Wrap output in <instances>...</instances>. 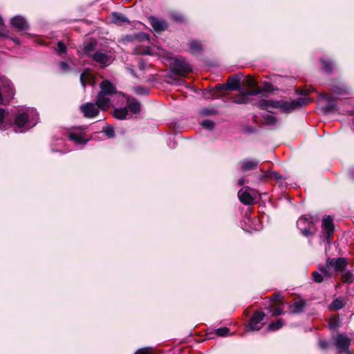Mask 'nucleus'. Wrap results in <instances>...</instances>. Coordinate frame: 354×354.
<instances>
[{"instance_id": "864d4df0", "label": "nucleus", "mask_w": 354, "mask_h": 354, "mask_svg": "<svg viewBox=\"0 0 354 354\" xmlns=\"http://www.w3.org/2000/svg\"><path fill=\"white\" fill-rule=\"evenodd\" d=\"M151 351L149 348H142L137 351L136 354H150Z\"/></svg>"}, {"instance_id": "473e14b6", "label": "nucleus", "mask_w": 354, "mask_h": 354, "mask_svg": "<svg viewBox=\"0 0 354 354\" xmlns=\"http://www.w3.org/2000/svg\"><path fill=\"white\" fill-rule=\"evenodd\" d=\"M283 326V322L281 319H278L277 321L272 322L267 326V330L275 331Z\"/></svg>"}, {"instance_id": "bb28decb", "label": "nucleus", "mask_w": 354, "mask_h": 354, "mask_svg": "<svg viewBox=\"0 0 354 354\" xmlns=\"http://www.w3.org/2000/svg\"><path fill=\"white\" fill-rule=\"evenodd\" d=\"M96 42L94 40H90L84 42V51L86 55L92 57L93 55L95 52Z\"/></svg>"}, {"instance_id": "a211bd4d", "label": "nucleus", "mask_w": 354, "mask_h": 354, "mask_svg": "<svg viewBox=\"0 0 354 354\" xmlns=\"http://www.w3.org/2000/svg\"><path fill=\"white\" fill-rule=\"evenodd\" d=\"M125 40L128 42H133L136 44L139 43L149 44V35L144 32H139L133 35H129L125 37Z\"/></svg>"}, {"instance_id": "a878e982", "label": "nucleus", "mask_w": 354, "mask_h": 354, "mask_svg": "<svg viewBox=\"0 0 354 354\" xmlns=\"http://www.w3.org/2000/svg\"><path fill=\"white\" fill-rule=\"evenodd\" d=\"M150 23L156 32H160L165 30L167 28L166 22L156 17H151Z\"/></svg>"}, {"instance_id": "37998d69", "label": "nucleus", "mask_w": 354, "mask_h": 354, "mask_svg": "<svg viewBox=\"0 0 354 354\" xmlns=\"http://www.w3.org/2000/svg\"><path fill=\"white\" fill-rule=\"evenodd\" d=\"M134 91L138 95H147L149 93V91L143 86L136 87Z\"/></svg>"}, {"instance_id": "49530a36", "label": "nucleus", "mask_w": 354, "mask_h": 354, "mask_svg": "<svg viewBox=\"0 0 354 354\" xmlns=\"http://www.w3.org/2000/svg\"><path fill=\"white\" fill-rule=\"evenodd\" d=\"M4 120H9V122L11 121V119L8 118V115H6L4 110L2 109H0V124H1V126L2 125V123L4 121Z\"/></svg>"}, {"instance_id": "4be33fe9", "label": "nucleus", "mask_w": 354, "mask_h": 354, "mask_svg": "<svg viewBox=\"0 0 354 354\" xmlns=\"http://www.w3.org/2000/svg\"><path fill=\"white\" fill-rule=\"evenodd\" d=\"M11 24L14 28L19 30H26L28 28L26 19L21 16H15L11 19Z\"/></svg>"}, {"instance_id": "a19ab883", "label": "nucleus", "mask_w": 354, "mask_h": 354, "mask_svg": "<svg viewBox=\"0 0 354 354\" xmlns=\"http://www.w3.org/2000/svg\"><path fill=\"white\" fill-rule=\"evenodd\" d=\"M230 333V330L227 327L219 328L216 329V334L221 337L227 336Z\"/></svg>"}, {"instance_id": "6ab92c4d", "label": "nucleus", "mask_w": 354, "mask_h": 354, "mask_svg": "<svg viewBox=\"0 0 354 354\" xmlns=\"http://www.w3.org/2000/svg\"><path fill=\"white\" fill-rule=\"evenodd\" d=\"M330 89L337 96H344L351 94L349 87L342 83L331 85Z\"/></svg>"}, {"instance_id": "79ce46f5", "label": "nucleus", "mask_w": 354, "mask_h": 354, "mask_svg": "<svg viewBox=\"0 0 354 354\" xmlns=\"http://www.w3.org/2000/svg\"><path fill=\"white\" fill-rule=\"evenodd\" d=\"M57 52L59 54L66 53V46L65 44L63 41H59L57 43Z\"/></svg>"}, {"instance_id": "c85d7f7f", "label": "nucleus", "mask_w": 354, "mask_h": 354, "mask_svg": "<svg viewBox=\"0 0 354 354\" xmlns=\"http://www.w3.org/2000/svg\"><path fill=\"white\" fill-rule=\"evenodd\" d=\"M346 305V302L344 301V299L342 297H338L333 301V302L330 304L329 308L330 310H340L343 308Z\"/></svg>"}, {"instance_id": "7c9ffc66", "label": "nucleus", "mask_w": 354, "mask_h": 354, "mask_svg": "<svg viewBox=\"0 0 354 354\" xmlns=\"http://www.w3.org/2000/svg\"><path fill=\"white\" fill-rule=\"evenodd\" d=\"M279 124V119L273 115L267 114V129H274Z\"/></svg>"}, {"instance_id": "b1692460", "label": "nucleus", "mask_w": 354, "mask_h": 354, "mask_svg": "<svg viewBox=\"0 0 354 354\" xmlns=\"http://www.w3.org/2000/svg\"><path fill=\"white\" fill-rule=\"evenodd\" d=\"M82 134V131L77 129L75 131L69 133L68 138L76 145H85L87 140L84 139Z\"/></svg>"}, {"instance_id": "13d9d810", "label": "nucleus", "mask_w": 354, "mask_h": 354, "mask_svg": "<svg viewBox=\"0 0 354 354\" xmlns=\"http://www.w3.org/2000/svg\"><path fill=\"white\" fill-rule=\"evenodd\" d=\"M127 70L129 72V73L131 75H132L133 77H136V74H135V72L133 71V68H131V67H127Z\"/></svg>"}, {"instance_id": "f257e3e1", "label": "nucleus", "mask_w": 354, "mask_h": 354, "mask_svg": "<svg viewBox=\"0 0 354 354\" xmlns=\"http://www.w3.org/2000/svg\"><path fill=\"white\" fill-rule=\"evenodd\" d=\"M10 125L16 133H24L35 127L39 121L37 110L32 107H15L12 113Z\"/></svg>"}, {"instance_id": "09e8293b", "label": "nucleus", "mask_w": 354, "mask_h": 354, "mask_svg": "<svg viewBox=\"0 0 354 354\" xmlns=\"http://www.w3.org/2000/svg\"><path fill=\"white\" fill-rule=\"evenodd\" d=\"M319 346L322 349H326L328 347V342L326 339H320L319 340Z\"/></svg>"}, {"instance_id": "aec40b11", "label": "nucleus", "mask_w": 354, "mask_h": 354, "mask_svg": "<svg viewBox=\"0 0 354 354\" xmlns=\"http://www.w3.org/2000/svg\"><path fill=\"white\" fill-rule=\"evenodd\" d=\"M306 306V303L304 299H296L290 306V311L293 314L301 313Z\"/></svg>"}, {"instance_id": "393cba45", "label": "nucleus", "mask_w": 354, "mask_h": 354, "mask_svg": "<svg viewBox=\"0 0 354 354\" xmlns=\"http://www.w3.org/2000/svg\"><path fill=\"white\" fill-rule=\"evenodd\" d=\"M259 162L255 160L245 159L241 161V169L244 171L256 170L258 168Z\"/></svg>"}, {"instance_id": "052dcab7", "label": "nucleus", "mask_w": 354, "mask_h": 354, "mask_svg": "<svg viewBox=\"0 0 354 354\" xmlns=\"http://www.w3.org/2000/svg\"><path fill=\"white\" fill-rule=\"evenodd\" d=\"M4 25L3 19L0 15V26H3Z\"/></svg>"}, {"instance_id": "f03ea898", "label": "nucleus", "mask_w": 354, "mask_h": 354, "mask_svg": "<svg viewBox=\"0 0 354 354\" xmlns=\"http://www.w3.org/2000/svg\"><path fill=\"white\" fill-rule=\"evenodd\" d=\"M246 84L250 87L234 97V102L237 104L251 103L261 110L266 109V87L261 88L257 86V81L252 77L246 80Z\"/></svg>"}, {"instance_id": "3c124183", "label": "nucleus", "mask_w": 354, "mask_h": 354, "mask_svg": "<svg viewBox=\"0 0 354 354\" xmlns=\"http://www.w3.org/2000/svg\"><path fill=\"white\" fill-rule=\"evenodd\" d=\"M136 53L142 54V55H151V51L149 48H147L146 49H144L142 50H136Z\"/></svg>"}, {"instance_id": "58836bf2", "label": "nucleus", "mask_w": 354, "mask_h": 354, "mask_svg": "<svg viewBox=\"0 0 354 354\" xmlns=\"http://www.w3.org/2000/svg\"><path fill=\"white\" fill-rule=\"evenodd\" d=\"M201 126L207 130H212L215 126V124L210 120H205L201 122Z\"/></svg>"}, {"instance_id": "2eb2a0df", "label": "nucleus", "mask_w": 354, "mask_h": 354, "mask_svg": "<svg viewBox=\"0 0 354 354\" xmlns=\"http://www.w3.org/2000/svg\"><path fill=\"white\" fill-rule=\"evenodd\" d=\"M93 61L97 62L101 66H107L113 62L112 56L104 51L97 50L94 53L91 57Z\"/></svg>"}, {"instance_id": "f704fd0d", "label": "nucleus", "mask_w": 354, "mask_h": 354, "mask_svg": "<svg viewBox=\"0 0 354 354\" xmlns=\"http://www.w3.org/2000/svg\"><path fill=\"white\" fill-rule=\"evenodd\" d=\"M353 274L350 270L344 272L342 275V281L343 283H351L353 281Z\"/></svg>"}, {"instance_id": "cd10ccee", "label": "nucleus", "mask_w": 354, "mask_h": 354, "mask_svg": "<svg viewBox=\"0 0 354 354\" xmlns=\"http://www.w3.org/2000/svg\"><path fill=\"white\" fill-rule=\"evenodd\" d=\"M111 21L115 24H121L124 22H129V19L125 15L116 12L112 13Z\"/></svg>"}, {"instance_id": "8fccbe9b", "label": "nucleus", "mask_w": 354, "mask_h": 354, "mask_svg": "<svg viewBox=\"0 0 354 354\" xmlns=\"http://www.w3.org/2000/svg\"><path fill=\"white\" fill-rule=\"evenodd\" d=\"M216 111L214 109H204L202 111V113L205 115H214L216 113Z\"/></svg>"}, {"instance_id": "c756f323", "label": "nucleus", "mask_w": 354, "mask_h": 354, "mask_svg": "<svg viewBox=\"0 0 354 354\" xmlns=\"http://www.w3.org/2000/svg\"><path fill=\"white\" fill-rule=\"evenodd\" d=\"M129 112L127 107L115 109L113 116L120 120L127 118Z\"/></svg>"}, {"instance_id": "6e6d98bb", "label": "nucleus", "mask_w": 354, "mask_h": 354, "mask_svg": "<svg viewBox=\"0 0 354 354\" xmlns=\"http://www.w3.org/2000/svg\"><path fill=\"white\" fill-rule=\"evenodd\" d=\"M0 36L4 38H10L8 35V32L6 30H1L0 31Z\"/></svg>"}, {"instance_id": "ea45409f", "label": "nucleus", "mask_w": 354, "mask_h": 354, "mask_svg": "<svg viewBox=\"0 0 354 354\" xmlns=\"http://www.w3.org/2000/svg\"><path fill=\"white\" fill-rule=\"evenodd\" d=\"M312 277L313 281L315 283H322L324 281V277L321 273L317 271H314L312 272Z\"/></svg>"}, {"instance_id": "4d7b16f0", "label": "nucleus", "mask_w": 354, "mask_h": 354, "mask_svg": "<svg viewBox=\"0 0 354 354\" xmlns=\"http://www.w3.org/2000/svg\"><path fill=\"white\" fill-rule=\"evenodd\" d=\"M349 176L353 180H354V168H351L349 170Z\"/></svg>"}, {"instance_id": "0eeeda50", "label": "nucleus", "mask_w": 354, "mask_h": 354, "mask_svg": "<svg viewBox=\"0 0 354 354\" xmlns=\"http://www.w3.org/2000/svg\"><path fill=\"white\" fill-rule=\"evenodd\" d=\"M15 94V90L10 80L0 75V104L10 102Z\"/></svg>"}, {"instance_id": "4c0bfd02", "label": "nucleus", "mask_w": 354, "mask_h": 354, "mask_svg": "<svg viewBox=\"0 0 354 354\" xmlns=\"http://www.w3.org/2000/svg\"><path fill=\"white\" fill-rule=\"evenodd\" d=\"M102 132L109 138H113L115 136L114 129L111 125H106L102 129Z\"/></svg>"}, {"instance_id": "dca6fc26", "label": "nucleus", "mask_w": 354, "mask_h": 354, "mask_svg": "<svg viewBox=\"0 0 354 354\" xmlns=\"http://www.w3.org/2000/svg\"><path fill=\"white\" fill-rule=\"evenodd\" d=\"M99 109H100V107L98 106L97 101L96 104L88 102L80 106V110L84 115L89 118L96 117L100 112Z\"/></svg>"}, {"instance_id": "20e7f679", "label": "nucleus", "mask_w": 354, "mask_h": 354, "mask_svg": "<svg viewBox=\"0 0 354 354\" xmlns=\"http://www.w3.org/2000/svg\"><path fill=\"white\" fill-rule=\"evenodd\" d=\"M309 100L310 99L306 97H300L291 101L267 100V111L270 113H272V111H269L268 109L273 108L277 109L285 113H290L304 104H306Z\"/></svg>"}, {"instance_id": "39448f33", "label": "nucleus", "mask_w": 354, "mask_h": 354, "mask_svg": "<svg viewBox=\"0 0 354 354\" xmlns=\"http://www.w3.org/2000/svg\"><path fill=\"white\" fill-rule=\"evenodd\" d=\"M318 221L319 219L317 217L306 214L297 220V226L304 236L312 237L317 231Z\"/></svg>"}, {"instance_id": "de8ad7c7", "label": "nucleus", "mask_w": 354, "mask_h": 354, "mask_svg": "<svg viewBox=\"0 0 354 354\" xmlns=\"http://www.w3.org/2000/svg\"><path fill=\"white\" fill-rule=\"evenodd\" d=\"M59 67L63 73H66L70 70L69 66L64 62H61L59 63Z\"/></svg>"}, {"instance_id": "680f3d73", "label": "nucleus", "mask_w": 354, "mask_h": 354, "mask_svg": "<svg viewBox=\"0 0 354 354\" xmlns=\"http://www.w3.org/2000/svg\"><path fill=\"white\" fill-rule=\"evenodd\" d=\"M15 44H19V40L17 38H10Z\"/></svg>"}, {"instance_id": "2f4dec72", "label": "nucleus", "mask_w": 354, "mask_h": 354, "mask_svg": "<svg viewBox=\"0 0 354 354\" xmlns=\"http://www.w3.org/2000/svg\"><path fill=\"white\" fill-rule=\"evenodd\" d=\"M188 45L190 52L193 54H196L202 50L201 44L198 41L191 40L189 41Z\"/></svg>"}, {"instance_id": "423d86ee", "label": "nucleus", "mask_w": 354, "mask_h": 354, "mask_svg": "<svg viewBox=\"0 0 354 354\" xmlns=\"http://www.w3.org/2000/svg\"><path fill=\"white\" fill-rule=\"evenodd\" d=\"M240 80L236 76L229 77L227 82L223 84H218L216 89L211 91L207 97L218 98L223 96L226 91H234L239 88Z\"/></svg>"}, {"instance_id": "9b49d317", "label": "nucleus", "mask_w": 354, "mask_h": 354, "mask_svg": "<svg viewBox=\"0 0 354 354\" xmlns=\"http://www.w3.org/2000/svg\"><path fill=\"white\" fill-rule=\"evenodd\" d=\"M348 264L346 258H328L326 260V267L328 269H333L335 272H343Z\"/></svg>"}, {"instance_id": "f8f14e48", "label": "nucleus", "mask_w": 354, "mask_h": 354, "mask_svg": "<svg viewBox=\"0 0 354 354\" xmlns=\"http://www.w3.org/2000/svg\"><path fill=\"white\" fill-rule=\"evenodd\" d=\"M283 297L280 292H276L270 297V301L272 306L270 312L272 315H280L283 314V310L280 306L283 304Z\"/></svg>"}, {"instance_id": "bf43d9fd", "label": "nucleus", "mask_w": 354, "mask_h": 354, "mask_svg": "<svg viewBox=\"0 0 354 354\" xmlns=\"http://www.w3.org/2000/svg\"><path fill=\"white\" fill-rule=\"evenodd\" d=\"M244 183H245V178H241L239 180V185H243Z\"/></svg>"}, {"instance_id": "9d476101", "label": "nucleus", "mask_w": 354, "mask_h": 354, "mask_svg": "<svg viewBox=\"0 0 354 354\" xmlns=\"http://www.w3.org/2000/svg\"><path fill=\"white\" fill-rule=\"evenodd\" d=\"M257 195V191L250 187H243L238 192L239 201L245 205L253 204Z\"/></svg>"}, {"instance_id": "1a4fd4ad", "label": "nucleus", "mask_w": 354, "mask_h": 354, "mask_svg": "<svg viewBox=\"0 0 354 354\" xmlns=\"http://www.w3.org/2000/svg\"><path fill=\"white\" fill-rule=\"evenodd\" d=\"M171 71L182 77L192 71V66L185 58H175L171 63Z\"/></svg>"}, {"instance_id": "c9c22d12", "label": "nucleus", "mask_w": 354, "mask_h": 354, "mask_svg": "<svg viewBox=\"0 0 354 354\" xmlns=\"http://www.w3.org/2000/svg\"><path fill=\"white\" fill-rule=\"evenodd\" d=\"M87 80H88V82L91 81L90 74L86 71H84L83 73H82V74L80 75V82H81V84L83 86V88L86 87V85L87 84Z\"/></svg>"}, {"instance_id": "ddd939ff", "label": "nucleus", "mask_w": 354, "mask_h": 354, "mask_svg": "<svg viewBox=\"0 0 354 354\" xmlns=\"http://www.w3.org/2000/svg\"><path fill=\"white\" fill-rule=\"evenodd\" d=\"M334 344L339 353H347L351 343V338L344 334H339L333 339Z\"/></svg>"}, {"instance_id": "412c9836", "label": "nucleus", "mask_w": 354, "mask_h": 354, "mask_svg": "<svg viewBox=\"0 0 354 354\" xmlns=\"http://www.w3.org/2000/svg\"><path fill=\"white\" fill-rule=\"evenodd\" d=\"M267 180H274L276 183L278 184L279 187H283L285 178L283 176L280 175L277 171H272L270 167L267 166Z\"/></svg>"}, {"instance_id": "5fc2aeb1", "label": "nucleus", "mask_w": 354, "mask_h": 354, "mask_svg": "<svg viewBox=\"0 0 354 354\" xmlns=\"http://www.w3.org/2000/svg\"><path fill=\"white\" fill-rule=\"evenodd\" d=\"M277 88H274V86L270 83L267 82V88H266L267 93H270V92H272L273 91L277 90Z\"/></svg>"}, {"instance_id": "c03bdc74", "label": "nucleus", "mask_w": 354, "mask_h": 354, "mask_svg": "<svg viewBox=\"0 0 354 354\" xmlns=\"http://www.w3.org/2000/svg\"><path fill=\"white\" fill-rule=\"evenodd\" d=\"M171 17L174 20V21H183V16L178 13V12H173L171 13Z\"/></svg>"}, {"instance_id": "603ef678", "label": "nucleus", "mask_w": 354, "mask_h": 354, "mask_svg": "<svg viewBox=\"0 0 354 354\" xmlns=\"http://www.w3.org/2000/svg\"><path fill=\"white\" fill-rule=\"evenodd\" d=\"M146 65V62L142 59H140L138 62V68L141 71H144L145 69Z\"/></svg>"}, {"instance_id": "4468645a", "label": "nucleus", "mask_w": 354, "mask_h": 354, "mask_svg": "<svg viewBox=\"0 0 354 354\" xmlns=\"http://www.w3.org/2000/svg\"><path fill=\"white\" fill-rule=\"evenodd\" d=\"M265 317V314L261 311L255 312L250 318L248 329L250 330H259L263 326L262 321Z\"/></svg>"}, {"instance_id": "a18cd8bd", "label": "nucleus", "mask_w": 354, "mask_h": 354, "mask_svg": "<svg viewBox=\"0 0 354 354\" xmlns=\"http://www.w3.org/2000/svg\"><path fill=\"white\" fill-rule=\"evenodd\" d=\"M319 270L320 272H322V274L324 276V277H331V274L329 272V270L326 266H319Z\"/></svg>"}, {"instance_id": "5701e85b", "label": "nucleus", "mask_w": 354, "mask_h": 354, "mask_svg": "<svg viewBox=\"0 0 354 354\" xmlns=\"http://www.w3.org/2000/svg\"><path fill=\"white\" fill-rule=\"evenodd\" d=\"M127 102V110L131 111L133 113H137L140 111V103L136 101L135 99L132 100L129 96L125 95V97L124 99H121L120 102Z\"/></svg>"}, {"instance_id": "7ed1b4c3", "label": "nucleus", "mask_w": 354, "mask_h": 354, "mask_svg": "<svg viewBox=\"0 0 354 354\" xmlns=\"http://www.w3.org/2000/svg\"><path fill=\"white\" fill-rule=\"evenodd\" d=\"M100 91L97 96L98 106L102 110H106L114 104L120 102L125 95L116 90L115 86L109 80H103L100 84Z\"/></svg>"}, {"instance_id": "6e6552de", "label": "nucleus", "mask_w": 354, "mask_h": 354, "mask_svg": "<svg viewBox=\"0 0 354 354\" xmlns=\"http://www.w3.org/2000/svg\"><path fill=\"white\" fill-rule=\"evenodd\" d=\"M322 229L321 239L328 244L330 243L335 232V226L332 216H326L323 218Z\"/></svg>"}, {"instance_id": "f3484780", "label": "nucleus", "mask_w": 354, "mask_h": 354, "mask_svg": "<svg viewBox=\"0 0 354 354\" xmlns=\"http://www.w3.org/2000/svg\"><path fill=\"white\" fill-rule=\"evenodd\" d=\"M322 97L328 101L327 104L322 107L323 113L328 114L329 113L335 112L337 110V104L332 95L329 93H324L322 95Z\"/></svg>"}, {"instance_id": "e433bc0d", "label": "nucleus", "mask_w": 354, "mask_h": 354, "mask_svg": "<svg viewBox=\"0 0 354 354\" xmlns=\"http://www.w3.org/2000/svg\"><path fill=\"white\" fill-rule=\"evenodd\" d=\"M322 68L324 71L330 73L333 71V64L330 61L322 59Z\"/></svg>"}, {"instance_id": "72a5a7b5", "label": "nucleus", "mask_w": 354, "mask_h": 354, "mask_svg": "<svg viewBox=\"0 0 354 354\" xmlns=\"http://www.w3.org/2000/svg\"><path fill=\"white\" fill-rule=\"evenodd\" d=\"M167 82L176 86H181L186 84V82L184 79L176 77L172 75H169V80L167 81Z\"/></svg>"}]
</instances>
